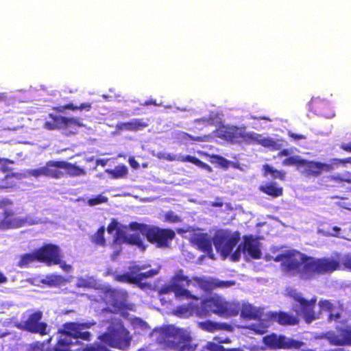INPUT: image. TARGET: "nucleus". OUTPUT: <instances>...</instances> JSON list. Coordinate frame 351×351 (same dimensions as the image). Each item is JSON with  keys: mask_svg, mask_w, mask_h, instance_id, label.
Here are the masks:
<instances>
[{"mask_svg": "<svg viewBox=\"0 0 351 351\" xmlns=\"http://www.w3.org/2000/svg\"><path fill=\"white\" fill-rule=\"evenodd\" d=\"M280 262L283 271L302 280H312L318 276L330 274L340 268L338 259L330 257H314L298 250H287L274 258Z\"/></svg>", "mask_w": 351, "mask_h": 351, "instance_id": "1", "label": "nucleus"}, {"mask_svg": "<svg viewBox=\"0 0 351 351\" xmlns=\"http://www.w3.org/2000/svg\"><path fill=\"white\" fill-rule=\"evenodd\" d=\"M132 337L123 324L112 328L101 336V340L110 347L125 350L130 346Z\"/></svg>", "mask_w": 351, "mask_h": 351, "instance_id": "2", "label": "nucleus"}, {"mask_svg": "<svg viewBox=\"0 0 351 351\" xmlns=\"http://www.w3.org/2000/svg\"><path fill=\"white\" fill-rule=\"evenodd\" d=\"M196 315L201 318L211 313L223 316L228 314V303L218 297H211L203 300L199 306L195 307Z\"/></svg>", "mask_w": 351, "mask_h": 351, "instance_id": "3", "label": "nucleus"}, {"mask_svg": "<svg viewBox=\"0 0 351 351\" xmlns=\"http://www.w3.org/2000/svg\"><path fill=\"white\" fill-rule=\"evenodd\" d=\"M184 329L178 328L173 326H166L156 329V341L158 343L175 350L181 338L183 337Z\"/></svg>", "mask_w": 351, "mask_h": 351, "instance_id": "4", "label": "nucleus"}, {"mask_svg": "<svg viewBox=\"0 0 351 351\" xmlns=\"http://www.w3.org/2000/svg\"><path fill=\"white\" fill-rule=\"evenodd\" d=\"M291 297L295 302L293 305L292 309L298 315L303 316L306 322L308 323L316 319L314 311L317 302L315 297L307 300L299 293L293 294Z\"/></svg>", "mask_w": 351, "mask_h": 351, "instance_id": "5", "label": "nucleus"}, {"mask_svg": "<svg viewBox=\"0 0 351 351\" xmlns=\"http://www.w3.org/2000/svg\"><path fill=\"white\" fill-rule=\"evenodd\" d=\"M176 237L174 230L170 228H160L158 226H149L146 232V239L158 247H167L170 241Z\"/></svg>", "mask_w": 351, "mask_h": 351, "instance_id": "6", "label": "nucleus"}, {"mask_svg": "<svg viewBox=\"0 0 351 351\" xmlns=\"http://www.w3.org/2000/svg\"><path fill=\"white\" fill-rule=\"evenodd\" d=\"M96 324L95 322H87L84 323L68 322L63 325L62 334L75 339L90 341L91 334L84 330L90 328Z\"/></svg>", "mask_w": 351, "mask_h": 351, "instance_id": "7", "label": "nucleus"}, {"mask_svg": "<svg viewBox=\"0 0 351 351\" xmlns=\"http://www.w3.org/2000/svg\"><path fill=\"white\" fill-rule=\"evenodd\" d=\"M37 261L44 263L47 266L60 264L61 255L60 247L54 244H44L40 247L36 249Z\"/></svg>", "mask_w": 351, "mask_h": 351, "instance_id": "8", "label": "nucleus"}, {"mask_svg": "<svg viewBox=\"0 0 351 351\" xmlns=\"http://www.w3.org/2000/svg\"><path fill=\"white\" fill-rule=\"evenodd\" d=\"M241 239V234L235 231L232 234L217 235L213 238V244L217 251L227 256L231 254L234 247Z\"/></svg>", "mask_w": 351, "mask_h": 351, "instance_id": "9", "label": "nucleus"}, {"mask_svg": "<svg viewBox=\"0 0 351 351\" xmlns=\"http://www.w3.org/2000/svg\"><path fill=\"white\" fill-rule=\"evenodd\" d=\"M183 337L181 338L175 351H195L197 344L195 343L192 337L184 330ZM225 348L217 343L208 341L201 351H224Z\"/></svg>", "mask_w": 351, "mask_h": 351, "instance_id": "10", "label": "nucleus"}, {"mask_svg": "<svg viewBox=\"0 0 351 351\" xmlns=\"http://www.w3.org/2000/svg\"><path fill=\"white\" fill-rule=\"evenodd\" d=\"M173 283V292L175 296L178 298H195L190 291L186 289L191 282L188 276L183 274L182 270H179L171 278Z\"/></svg>", "mask_w": 351, "mask_h": 351, "instance_id": "11", "label": "nucleus"}, {"mask_svg": "<svg viewBox=\"0 0 351 351\" xmlns=\"http://www.w3.org/2000/svg\"><path fill=\"white\" fill-rule=\"evenodd\" d=\"M43 313L40 311H35L30 314L26 320L22 322L21 326L19 328L32 333H39L42 335L47 334V325L45 322H40Z\"/></svg>", "mask_w": 351, "mask_h": 351, "instance_id": "12", "label": "nucleus"}, {"mask_svg": "<svg viewBox=\"0 0 351 351\" xmlns=\"http://www.w3.org/2000/svg\"><path fill=\"white\" fill-rule=\"evenodd\" d=\"M261 145L265 147H272L274 149H278L277 143L270 138H262V136L254 132H246L245 128H242L240 144Z\"/></svg>", "mask_w": 351, "mask_h": 351, "instance_id": "13", "label": "nucleus"}, {"mask_svg": "<svg viewBox=\"0 0 351 351\" xmlns=\"http://www.w3.org/2000/svg\"><path fill=\"white\" fill-rule=\"evenodd\" d=\"M302 168V173L306 176L317 178L324 172H330L332 171L334 167L332 164L304 159Z\"/></svg>", "mask_w": 351, "mask_h": 351, "instance_id": "14", "label": "nucleus"}, {"mask_svg": "<svg viewBox=\"0 0 351 351\" xmlns=\"http://www.w3.org/2000/svg\"><path fill=\"white\" fill-rule=\"evenodd\" d=\"M190 242L195 245L199 250L206 253L210 257L213 258V243L210 236L207 233L195 232L191 238Z\"/></svg>", "mask_w": 351, "mask_h": 351, "instance_id": "15", "label": "nucleus"}, {"mask_svg": "<svg viewBox=\"0 0 351 351\" xmlns=\"http://www.w3.org/2000/svg\"><path fill=\"white\" fill-rule=\"evenodd\" d=\"M242 128L234 125H221L216 130L215 136L232 143L240 144Z\"/></svg>", "mask_w": 351, "mask_h": 351, "instance_id": "16", "label": "nucleus"}, {"mask_svg": "<svg viewBox=\"0 0 351 351\" xmlns=\"http://www.w3.org/2000/svg\"><path fill=\"white\" fill-rule=\"evenodd\" d=\"M241 243L242 252L247 253L252 259H260L262 256V252L260 248V243L252 235H245Z\"/></svg>", "mask_w": 351, "mask_h": 351, "instance_id": "17", "label": "nucleus"}, {"mask_svg": "<svg viewBox=\"0 0 351 351\" xmlns=\"http://www.w3.org/2000/svg\"><path fill=\"white\" fill-rule=\"evenodd\" d=\"M162 159H165L168 161H180L182 162H191L198 167L206 170L208 172H212L213 169L211 167H210L208 164L206 162L200 160L199 158L190 156H177L173 154H163L162 156L160 157Z\"/></svg>", "mask_w": 351, "mask_h": 351, "instance_id": "18", "label": "nucleus"}, {"mask_svg": "<svg viewBox=\"0 0 351 351\" xmlns=\"http://www.w3.org/2000/svg\"><path fill=\"white\" fill-rule=\"evenodd\" d=\"M3 218L0 221V228L12 229L22 227L26 223V219L24 218L14 216V213L12 210L5 209L3 212Z\"/></svg>", "mask_w": 351, "mask_h": 351, "instance_id": "19", "label": "nucleus"}, {"mask_svg": "<svg viewBox=\"0 0 351 351\" xmlns=\"http://www.w3.org/2000/svg\"><path fill=\"white\" fill-rule=\"evenodd\" d=\"M49 118L53 121L57 130L68 128L72 126L82 127L83 124L78 118H67L66 117L49 114Z\"/></svg>", "mask_w": 351, "mask_h": 351, "instance_id": "20", "label": "nucleus"}, {"mask_svg": "<svg viewBox=\"0 0 351 351\" xmlns=\"http://www.w3.org/2000/svg\"><path fill=\"white\" fill-rule=\"evenodd\" d=\"M258 190L263 193L277 198L283 195V187L275 181L266 182L258 186Z\"/></svg>", "mask_w": 351, "mask_h": 351, "instance_id": "21", "label": "nucleus"}, {"mask_svg": "<svg viewBox=\"0 0 351 351\" xmlns=\"http://www.w3.org/2000/svg\"><path fill=\"white\" fill-rule=\"evenodd\" d=\"M270 318L282 326H294L299 323L297 317L283 311L272 312Z\"/></svg>", "mask_w": 351, "mask_h": 351, "instance_id": "22", "label": "nucleus"}, {"mask_svg": "<svg viewBox=\"0 0 351 351\" xmlns=\"http://www.w3.org/2000/svg\"><path fill=\"white\" fill-rule=\"evenodd\" d=\"M319 305L322 311H326L329 313L328 320L337 321L340 318V308L337 305L336 303H333L331 300H324L319 301Z\"/></svg>", "mask_w": 351, "mask_h": 351, "instance_id": "23", "label": "nucleus"}, {"mask_svg": "<svg viewBox=\"0 0 351 351\" xmlns=\"http://www.w3.org/2000/svg\"><path fill=\"white\" fill-rule=\"evenodd\" d=\"M47 177L54 179H59L64 175L62 169V161L49 160L46 162Z\"/></svg>", "mask_w": 351, "mask_h": 351, "instance_id": "24", "label": "nucleus"}, {"mask_svg": "<svg viewBox=\"0 0 351 351\" xmlns=\"http://www.w3.org/2000/svg\"><path fill=\"white\" fill-rule=\"evenodd\" d=\"M23 178V174L20 173H12L7 174L4 178L0 180L1 189H12L15 187L18 182Z\"/></svg>", "mask_w": 351, "mask_h": 351, "instance_id": "25", "label": "nucleus"}, {"mask_svg": "<svg viewBox=\"0 0 351 351\" xmlns=\"http://www.w3.org/2000/svg\"><path fill=\"white\" fill-rule=\"evenodd\" d=\"M148 126L147 121L143 119H133L128 122L122 123L123 129L128 131H137Z\"/></svg>", "mask_w": 351, "mask_h": 351, "instance_id": "26", "label": "nucleus"}, {"mask_svg": "<svg viewBox=\"0 0 351 351\" xmlns=\"http://www.w3.org/2000/svg\"><path fill=\"white\" fill-rule=\"evenodd\" d=\"M62 169L66 170V173L72 177L84 176L86 173L84 169L66 161H62Z\"/></svg>", "mask_w": 351, "mask_h": 351, "instance_id": "27", "label": "nucleus"}, {"mask_svg": "<svg viewBox=\"0 0 351 351\" xmlns=\"http://www.w3.org/2000/svg\"><path fill=\"white\" fill-rule=\"evenodd\" d=\"M104 234L105 227L101 226L93 235L90 236V241L95 245L105 247L106 245V241Z\"/></svg>", "mask_w": 351, "mask_h": 351, "instance_id": "28", "label": "nucleus"}, {"mask_svg": "<svg viewBox=\"0 0 351 351\" xmlns=\"http://www.w3.org/2000/svg\"><path fill=\"white\" fill-rule=\"evenodd\" d=\"M303 344V342L298 340L293 339H286L285 337H280L278 342V348L283 349H298L300 348Z\"/></svg>", "mask_w": 351, "mask_h": 351, "instance_id": "29", "label": "nucleus"}, {"mask_svg": "<svg viewBox=\"0 0 351 351\" xmlns=\"http://www.w3.org/2000/svg\"><path fill=\"white\" fill-rule=\"evenodd\" d=\"M35 261H37V256L35 250H34L32 253L22 254L17 263V266L20 268L28 267L31 263Z\"/></svg>", "mask_w": 351, "mask_h": 351, "instance_id": "30", "label": "nucleus"}, {"mask_svg": "<svg viewBox=\"0 0 351 351\" xmlns=\"http://www.w3.org/2000/svg\"><path fill=\"white\" fill-rule=\"evenodd\" d=\"M158 273V271L156 269H149L145 272H141L136 274L137 286L141 289H145L146 287L149 286V284L143 282L142 281L145 278H149L154 276Z\"/></svg>", "mask_w": 351, "mask_h": 351, "instance_id": "31", "label": "nucleus"}, {"mask_svg": "<svg viewBox=\"0 0 351 351\" xmlns=\"http://www.w3.org/2000/svg\"><path fill=\"white\" fill-rule=\"evenodd\" d=\"M264 176H267L270 174L273 178H278L280 180H285V172L283 171H279L276 169H274L273 167L270 166L268 164H265L263 167Z\"/></svg>", "mask_w": 351, "mask_h": 351, "instance_id": "32", "label": "nucleus"}, {"mask_svg": "<svg viewBox=\"0 0 351 351\" xmlns=\"http://www.w3.org/2000/svg\"><path fill=\"white\" fill-rule=\"evenodd\" d=\"M106 172L110 175L112 178L117 179L125 177L128 173V168L125 165H118L114 169H106Z\"/></svg>", "mask_w": 351, "mask_h": 351, "instance_id": "33", "label": "nucleus"}, {"mask_svg": "<svg viewBox=\"0 0 351 351\" xmlns=\"http://www.w3.org/2000/svg\"><path fill=\"white\" fill-rule=\"evenodd\" d=\"M330 257L339 260L340 263V268L339 269V270L343 269L349 271H351V253L346 254L341 259L340 258L339 255L338 254L335 256ZM337 271H338V269Z\"/></svg>", "mask_w": 351, "mask_h": 351, "instance_id": "34", "label": "nucleus"}, {"mask_svg": "<svg viewBox=\"0 0 351 351\" xmlns=\"http://www.w3.org/2000/svg\"><path fill=\"white\" fill-rule=\"evenodd\" d=\"M241 316L247 319H254L257 317V313L252 305H243L241 310Z\"/></svg>", "mask_w": 351, "mask_h": 351, "instance_id": "35", "label": "nucleus"}, {"mask_svg": "<svg viewBox=\"0 0 351 351\" xmlns=\"http://www.w3.org/2000/svg\"><path fill=\"white\" fill-rule=\"evenodd\" d=\"M304 158H302L299 156H290L285 158L282 161L285 166H295L298 169L302 168Z\"/></svg>", "mask_w": 351, "mask_h": 351, "instance_id": "36", "label": "nucleus"}, {"mask_svg": "<svg viewBox=\"0 0 351 351\" xmlns=\"http://www.w3.org/2000/svg\"><path fill=\"white\" fill-rule=\"evenodd\" d=\"M132 273L133 271H132V273H124L121 275H117L116 276L115 279L121 282H126L137 285L136 275L133 276Z\"/></svg>", "mask_w": 351, "mask_h": 351, "instance_id": "37", "label": "nucleus"}, {"mask_svg": "<svg viewBox=\"0 0 351 351\" xmlns=\"http://www.w3.org/2000/svg\"><path fill=\"white\" fill-rule=\"evenodd\" d=\"M125 243L132 245H136L143 250H145V246L143 245V242L139 235V234H132L130 236H127V239L125 241Z\"/></svg>", "mask_w": 351, "mask_h": 351, "instance_id": "38", "label": "nucleus"}, {"mask_svg": "<svg viewBox=\"0 0 351 351\" xmlns=\"http://www.w3.org/2000/svg\"><path fill=\"white\" fill-rule=\"evenodd\" d=\"M199 326L202 329L210 332L221 328L219 324L209 320L199 322Z\"/></svg>", "mask_w": 351, "mask_h": 351, "instance_id": "39", "label": "nucleus"}, {"mask_svg": "<svg viewBox=\"0 0 351 351\" xmlns=\"http://www.w3.org/2000/svg\"><path fill=\"white\" fill-rule=\"evenodd\" d=\"M131 230L134 231H140L141 233L146 237V232L149 230V226L145 223H138L136 221H132L129 225Z\"/></svg>", "mask_w": 351, "mask_h": 351, "instance_id": "40", "label": "nucleus"}, {"mask_svg": "<svg viewBox=\"0 0 351 351\" xmlns=\"http://www.w3.org/2000/svg\"><path fill=\"white\" fill-rule=\"evenodd\" d=\"M127 235L121 228H118L113 238V243L117 245L125 243Z\"/></svg>", "mask_w": 351, "mask_h": 351, "instance_id": "41", "label": "nucleus"}, {"mask_svg": "<svg viewBox=\"0 0 351 351\" xmlns=\"http://www.w3.org/2000/svg\"><path fill=\"white\" fill-rule=\"evenodd\" d=\"M108 200V199L107 197L99 194L95 197L89 198L87 201V204L90 206H94L98 204L106 203Z\"/></svg>", "mask_w": 351, "mask_h": 351, "instance_id": "42", "label": "nucleus"}, {"mask_svg": "<svg viewBox=\"0 0 351 351\" xmlns=\"http://www.w3.org/2000/svg\"><path fill=\"white\" fill-rule=\"evenodd\" d=\"M336 345H351V330L345 331L341 337L336 340Z\"/></svg>", "mask_w": 351, "mask_h": 351, "instance_id": "43", "label": "nucleus"}, {"mask_svg": "<svg viewBox=\"0 0 351 351\" xmlns=\"http://www.w3.org/2000/svg\"><path fill=\"white\" fill-rule=\"evenodd\" d=\"M67 337L60 338L57 344L56 351H67L70 345H71V341L66 338Z\"/></svg>", "mask_w": 351, "mask_h": 351, "instance_id": "44", "label": "nucleus"}, {"mask_svg": "<svg viewBox=\"0 0 351 351\" xmlns=\"http://www.w3.org/2000/svg\"><path fill=\"white\" fill-rule=\"evenodd\" d=\"M29 174L35 178L40 176L47 177L46 166L45 165L38 169H31L29 171Z\"/></svg>", "mask_w": 351, "mask_h": 351, "instance_id": "45", "label": "nucleus"}, {"mask_svg": "<svg viewBox=\"0 0 351 351\" xmlns=\"http://www.w3.org/2000/svg\"><path fill=\"white\" fill-rule=\"evenodd\" d=\"M213 160H211L213 163H218L221 167L226 168L228 166V160L225 158L220 156L219 155H213L212 156Z\"/></svg>", "mask_w": 351, "mask_h": 351, "instance_id": "46", "label": "nucleus"}, {"mask_svg": "<svg viewBox=\"0 0 351 351\" xmlns=\"http://www.w3.org/2000/svg\"><path fill=\"white\" fill-rule=\"evenodd\" d=\"M14 161L7 159V158H0V165H1V171L3 173H7L10 171V168L8 167V164H13Z\"/></svg>", "mask_w": 351, "mask_h": 351, "instance_id": "47", "label": "nucleus"}, {"mask_svg": "<svg viewBox=\"0 0 351 351\" xmlns=\"http://www.w3.org/2000/svg\"><path fill=\"white\" fill-rule=\"evenodd\" d=\"M242 252L241 244H239L236 250L231 254V260L232 261H238L241 258V252Z\"/></svg>", "mask_w": 351, "mask_h": 351, "instance_id": "48", "label": "nucleus"}, {"mask_svg": "<svg viewBox=\"0 0 351 351\" xmlns=\"http://www.w3.org/2000/svg\"><path fill=\"white\" fill-rule=\"evenodd\" d=\"M119 223L115 219H112L110 223L108 224L106 230L109 234H112L114 230H117L119 228Z\"/></svg>", "mask_w": 351, "mask_h": 351, "instance_id": "49", "label": "nucleus"}, {"mask_svg": "<svg viewBox=\"0 0 351 351\" xmlns=\"http://www.w3.org/2000/svg\"><path fill=\"white\" fill-rule=\"evenodd\" d=\"M328 178L330 181H332L337 184L343 183V174L330 176Z\"/></svg>", "mask_w": 351, "mask_h": 351, "instance_id": "50", "label": "nucleus"}, {"mask_svg": "<svg viewBox=\"0 0 351 351\" xmlns=\"http://www.w3.org/2000/svg\"><path fill=\"white\" fill-rule=\"evenodd\" d=\"M44 128L49 130H57L56 126L52 119L45 121L44 123Z\"/></svg>", "mask_w": 351, "mask_h": 351, "instance_id": "51", "label": "nucleus"}, {"mask_svg": "<svg viewBox=\"0 0 351 351\" xmlns=\"http://www.w3.org/2000/svg\"><path fill=\"white\" fill-rule=\"evenodd\" d=\"M288 136L289 137L293 138L294 140H297V141L306 138V136L303 134H295L291 131L288 132Z\"/></svg>", "mask_w": 351, "mask_h": 351, "instance_id": "52", "label": "nucleus"}, {"mask_svg": "<svg viewBox=\"0 0 351 351\" xmlns=\"http://www.w3.org/2000/svg\"><path fill=\"white\" fill-rule=\"evenodd\" d=\"M92 108V104L90 103H83L80 106H77V110L90 111Z\"/></svg>", "mask_w": 351, "mask_h": 351, "instance_id": "53", "label": "nucleus"}, {"mask_svg": "<svg viewBox=\"0 0 351 351\" xmlns=\"http://www.w3.org/2000/svg\"><path fill=\"white\" fill-rule=\"evenodd\" d=\"M339 148L346 152L351 153V142L342 143L339 145Z\"/></svg>", "mask_w": 351, "mask_h": 351, "instance_id": "54", "label": "nucleus"}, {"mask_svg": "<svg viewBox=\"0 0 351 351\" xmlns=\"http://www.w3.org/2000/svg\"><path fill=\"white\" fill-rule=\"evenodd\" d=\"M13 204V202L8 198L0 200V208H4Z\"/></svg>", "mask_w": 351, "mask_h": 351, "instance_id": "55", "label": "nucleus"}, {"mask_svg": "<svg viewBox=\"0 0 351 351\" xmlns=\"http://www.w3.org/2000/svg\"><path fill=\"white\" fill-rule=\"evenodd\" d=\"M171 291H173V283L171 282L169 285L162 287L160 290V293L163 294L169 293Z\"/></svg>", "mask_w": 351, "mask_h": 351, "instance_id": "56", "label": "nucleus"}, {"mask_svg": "<svg viewBox=\"0 0 351 351\" xmlns=\"http://www.w3.org/2000/svg\"><path fill=\"white\" fill-rule=\"evenodd\" d=\"M343 182L351 184V172L345 171L343 173Z\"/></svg>", "mask_w": 351, "mask_h": 351, "instance_id": "57", "label": "nucleus"}, {"mask_svg": "<svg viewBox=\"0 0 351 351\" xmlns=\"http://www.w3.org/2000/svg\"><path fill=\"white\" fill-rule=\"evenodd\" d=\"M337 163L346 165V164L351 165V157H348L342 159H337Z\"/></svg>", "mask_w": 351, "mask_h": 351, "instance_id": "58", "label": "nucleus"}, {"mask_svg": "<svg viewBox=\"0 0 351 351\" xmlns=\"http://www.w3.org/2000/svg\"><path fill=\"white\" fill-rule=\"evenodd\" d=\"M290 154V152L288 149H284L282 150H281L280 152H278V156L279 157H282V156H287Z\"/></svg>", "mask_w": 351, "mask_h": 351, "instance_id": "59", "label": "nucleus"}, {"mask_svg": "<svg viewBox=\"0 0 351 351\" xmlns=\"http://www.w3.org/2000/svg\"><path fill=\"white\" fill-rule=\"evenodd\" d=\"M60 265V267L66 271H69L71 269V266L66 264L64 262L61 261Z\"/></svg>", "mask_w": 351, "mask_h": 351, "instance_id": "60", "label": "nucleus"}, {"mask_svg": "<svg viewBox=\"0 0 351 351\" xmlns=\"http://www.w3.org/2000/svg\"><path fill=\"white\" fill-rule=\"evenodd\" d=\"M65 106H66V109H69V110H77V106H75L72 103L67 104L65 105Z\"/></svg>", "mask_w": 351, "mask_h": 351, "instance_id": "61", "label": "nucleus"}, {"mask_svg": "<svg viewBox=\"0 0 351 351\" xmlns=\"http://www.w3.org/2000/svg\"><path fill=\"white\" fill-rule=\"evenodd\" d=\"M53 109L57 112H63L66 110V106H65V105L57 106V107L53 108Z\"/></svg>", "mask_w": 351, "mask_h": 351, "instance_id": "62", "label": "nucleus"}, {"mask_svg": "<svg viewBox=\"0 0 351 351\" xmlns=\"http://www.w3.org/2000/svg\"><path fill=\"white\" fill-rule=\"evenodd\" d=\"M251 119H254V120L270 121V119L268 117H265V116H260V117L251 116Z\"/></svg>", "mask_w": 351, "mask_h": 351, "instance_id": "63", "label": "nucleus"}, {"mask_svg": "<svg viewBox=\"0 0 351 351\" xmlns=\"http://www.w3.org/2000/svg\"><path fill=\"white\" fill-rule=\"evenodd\" d=\"M7 282V278L5 276V275L0 271V284L4 283Z\"/></svg>", "mask_w": 351, "mask_h": 351, "instance_id": "64", "label": "nucleus"}]
</instances>
